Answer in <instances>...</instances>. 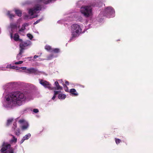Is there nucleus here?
<instances>
[{
  "label": "nucleus",
  "mask_w": 153,
  "mask_h": 153,
  "mask_svg": "<svg viewBox=\"0 0 153 153\" xmlns=\"http://www.w3.org/2000/svg\"><path fill=\"white\" fill-rule=\"evenodd\" d=\"M55 85L56 86L55 89L57 90H61L62 89V87L59 85L58 81H56L55 82Z\"/></svg>",
  "instance_id": "nucleus-15"
},
{
  "label": "nucleus",
  "mask_w": 153,
  "mask_h": 153,
  "mask_svg": "<svg viewBox=\"0 0 153 153\" xmlns=\"http://www.w3.org/2000/svg\"><path fill=\"white\" fill-rule=\"evenodd\" d=\"M23 62V61H19L18 62H15L14 63H13V64H15L16 65L20 64H22Z\"/></svg>",
  "instance_id": "nucleus-28"
},
{
  "label": "nucleus",
  "mask_w": 153,
  "mask_h": 153,
  "mask_svg": "<svg viewBox=\"0 0 153 153\" xmlns=\"http://www.w3.org/2000/svg\"><path fill=\"white\" fill-rule=\"evenodd\" d=\"M25 72L29 74H39V72L38 70L33 68L27 69L25 71Z\"/></svg>",
  "instance_id": "nucleus-11"
},
{
  "label": "nucleus",
  "mask_w": 153,
  "mask_h": 153,
  "mask_svg": "<svg viewBox=\"0 0 153 153\" xmlns=\"http://www.w3.org/2000/svg\"><path fill=\"white\" fill-rule=\"evenodd\" d=\"M12 66L11 65V64L8 65L7 66L6 68H9L10 69H11Z\"/></svg>",
  "instance_id": "nucleus-33"
},
{
  "label": "nucleus",
  "mask_w": 153,
  "mask_h": 153,
  "mask_svg": "<svg viewBox=\"0 0 153 153\" xmlns=\"http://www.w3.org/2000/svg\"><path fill=\"white\" fill-rule=\"evenodd\" d=\"M66 97L65 94L61 93L59 94L58 98L59 99L61 100H63L65 99Z\"/></svg>",
  "instance_id": "nucleus-14"
},
{
  "label": "nucleus",
  "mask_w": 153,
  "mask_h": 153,
  "mask_svg": "<svg viewBox=\"0 0 153 153\" xmlns=\"http://www.w3.org/2000/svg\"><path fill=\"white\" fill-rule=\"evenodd\" d=\"M22 19H20L18 20L17 23L16 24H11L10 27L9 28V30H11L12 31L13 30L16 31L17 30V28H19V23L22 21ZM28 24L25 23L22 26V28L21 29H19V30L20 31H22L25 29V27H27L28 26Z\"/></svg>",
  "instance_id": "nucleus-5"
},
{
  "label": "nucleus",
  "mask_w": 153,
  "mask_h": 153,
  "mask_svg": "<svg viewBox=\"0 0 153 153\" xmlns=\"http://www.w3.org/2000/svg\"><path fill=\"white\" fill-rule=\"evenodd\" d=\"M64 87L65 88V91L66 92L68 91V89L67 86L65 85L64 86Z\"/></svg>",
  "instance_id": "nucleus-30"
},
{
  "label": "nucleus",
  "mask_w": 153,
  "mask_h": 153,
  "mask_svg": "<svg viewBox=\"0 0 153 153\" xmlns=\"http://www.w3.org/2000/svg\"><path fill=\"white\" fill-rule=\"evenodd\" d=\"M38 57V56L37 55H35L34 56V58L36 59Z\"/></svg>",
  "instance_id": "nucleus-40"
},
{
  "label": "nucleus",
  "mask_w": 153,
  "mask_h": 153,
  "mask_svg": "<svg viewBox=\"0 0 153 153\" xmlns=\"http://www.w3.org/2000/svg\"><path fill=\"white\" fill-rule=\"evenodd\" d=\"M23 52V51H22V50H20V52L19 53V54H18L17 55V56L16 57V58L17 59H19L21 58L22 57V53Z\"/></svg>",
  "instance_id": "nucleus-18"
},
{
  "label": "nucleus",
  "mask_w": 153,
  "mask_h": 153,
  "mask_svg": "<svg viewBox=\"0 0 153 153\" xmlns=\"http://www.w3.org/2000/svg\"><path fill=\"white\" fill-rule=\"evenodd\" d=\"M11 69L18 70L19 68L17 66H12L11 67Z\"/></svg>",
  "instance_id": "nucleus-26"
},
{
  "label": "nucleus",
  "mask_w": 153,
  "mask_h": 153,
  "mask_svg": "<svg viewBox=\"0 0 153 153\" xmlns=\"http://www.w3.org/2000/svg\"><path fill=\"white\" fill-rule=\"evenodd\" d=\"M40 83L44 86L45 88H47L50 90L53 89V87H51V85L46 81L43 80H40Z\"/></svg>",
  "instance_id": "nucleus-10"
},
{
  "label": "nucleus",
  "mask_w": 153,
  "mask_h": 153,
  "mask_svg": "<svg viewBox=\"0 0 153 153\" xmlns=\"http://www.w3.org/2000/svg\"><path fill=\"white\" fill-rule=\"evenodd\" d=\"M20 68H21L22 70H25V71L27 69H26V67H22Z\"/></svg>",
  "instance_id": "nucleus-36"
},
{
  "label": "nucleus",
  "mask_w": 153,
  "mask_h": 153,
  "mask_svg": "<svg viewBox=\"0 0 153 153\" xmlns=\"http://www.w3.org/2000/svg\"><path fill=\"white\" fill-rule=\"evenodd\" d=\"M13 121V119L12 118H10L8 119L7 120V126H9L11 123Z\"/></svg>",
  "instance_id": "nucleus-22"
},
{
  "label": "nucleus",
  "mask_w": 153,
  "mask_h": 153,
  "mask_svg": "<svg viewBox=\"0 0 153 153\" xmlns=\"http://www.w3.org/2000/svg\"><path fill=\"white\" fill-rule=\"evenodd\" d=\"M19 122L22 125V129L23 130L26 129L29 126L28 123L23 119L20 120Z\"/></svg>",
  "instance_id": "nucleus-9"
},
{
  "label": "nucleus",
  "mask_w": 153,
  "mask_h": 153,
  "mask_svg": "<svg viewBox=\"0 0 153 153\" xmlns=\"http://www.w3.org/2000/svg\"><path fill=\"white\" fill-rule=\"evenodd\" d=\"M56 97V95H55V94H54V96L52 98V99L53 100H54L55 98Z\"/></svg>",
  "instance_id": "nucleus-39"
},
{
  "label": "nucleus",
  "mask_w": 153,
  "mask_h": 153,
  "mask_svg": "<svg viewBox=\"0 0 153 153\" xmlns=\"http://www.w3.org/2000/svg\"><path fill=\"white\" fill-rule=\"evenodd\" d=\"M121 140L120 139H116L115 142L117 144H118L120 142Z\"/></svg>",
  "instance_id": "nucleus-29"
},
{
  "label": "nucleus",
  "mask_w": 153,
  "mask_h": 153,
  "mask_svg": "<svg viewBox=\"0 0 153 153\" xmlns=\"http://www.w3.org/2000/svg\"><path fill=\"white\" fill-rule=\"evenodd\" d=\"M16 127H17V126H16V123H14V124H13V128L14 129V130H15L16 129Z\"/></svg>",
  "instance_id": "nucleus-31"
},
{
  "label": "nucleus",
  "mask_w": 153,
  "mask_h": 153,
  "mask_svg": "<svg viewBox=\"0 0 153 153\" xmlns=\"http://www.w3.org/2000/svg\"><path fill=\"white\" fill-rule=\"evenodd\" d=\"M54 57L53 55H51L49 56L47 58L48 60H50L52 59Z\"/></svg>",
  "instance_id": "nucleus-27"
},
{
  "label": "nucleus",
  "mask_w": 153,
  "mask_h": 153,
  "mask_svg": "<svg viewBox=\"0 0 153 153\" xmlns=\"http://www.w3.org/2000/svg\"><path fill=\"white\" fill-rule=\"evenodd\" d=\"M45 49L47 51L49 52H52L53 51V48L50 46L48 45H46L45 46Z\"/></svg>",
  "instance_id": "nucleus-16"
},
{
  "label": "nucleus",
  "mask_w": 153,
  "mask_h": 153,
  "mask_svg": "<svg viewBox=\"0 0 153 153\" xmlns=\"http://www.w3.org/2000/svg\"><path fill=\"white\" fill-rule=\"evenodd\" d=\"M69 92L73 96L76 97L78 95V94L76 90L74 88L71 89L70 90Z\"/></svg>",
  "instance_id": "nucleus-12"
},
{
  "label": "nucleus",
  "mask_w": 153,
  "mask_h": 153,
  "mask_svg": "<svg viewBox=\"0 0 153 153\" xmlns=\"http://www.w3.org/2000/svg\"><path fill=\"white\" fill-rule=\"evenodd\" d=\"M26 99V97L24 94L20 92H16L6 95L2 103L5 107L12 108L16 105H21Z\"/></svg>",
  "instance_id": "nucleus-1"
},
{
  "label": "nucleus",
  "mask_w": 153,
  "mask_h": 153,
  "mask_svg": "<svg viewBox=\"0 0 153 153\" xmlns=\"http://www.w3.org/2000/svg\"><path fill=\"white\" fill-rule=\"evenodd\" d=\"M102 13L105 16L112 17L115 16V11L111 7H109L105 8Z\"/></svg>",
  "instance_id": "nucleus-7"
},
{
  "label": "nucleus",
  "mask_w": 153,
  "mask_h": 153,
  "mask_svg": "<svg viewBox=\"0 0 153 153\" xmlns=\"http://www.w3.org/2000/svg\"><path fill=\"white\" fill-rule=\"evenodd\" d=\"M65 82L67 85H68L69 84V82L67 81H65Z\"/></svg>",
  "instance_id": "nucleus-38"
},
{
  "label": "nucleus",
  "mask_w": 153,
  "mask_h": 153,
  "mask_svg": "<svg viewBox=\"0 0 153 153\" xmlns=\"http://www.w3.org/2000/svg\"><path fill=\"white\" fill-rule=\"evenodd\" d=\"M60 92V91H54V94L55 95H56L57 94H59Z\"/></svg>",
  "instance_id": "nucleus-32"
},
{
  "label": "nucleus",
  "mask_w": 153,
  "mask_h": 153,
  "mask_svg": "<svg viewBox=\"0 0 153 153\" xmlns=\"http://www.w3.org/2000/svg\"><path fill=\"white\" fill-rule=\"evenodd\" d=\"M31 134L30 133L27 134L23 137L22 139L20 142L21 144L25 140H28L31 137Z\"/></svg>",
  "instance_id": "nucleus-13"
},
{
  "label": "nucleus",
  "mask_w": 153,
  "mask_h": 153,
  "mask_svg": "<svg viewBox=\"0 0 153 153\" xmlns=\"http://www.w3.org/2000/svg\"><path fill=\"white\" fill-rule=\"evenodd\" d=\"M60 22H61V21H58V23H60Z\"/></svg>",
  "instance_id": "nucleus-42"
},
{
  "label": "nucleus",
  "mask_w": 153,
  "mask_h": 153,
  "mask_svg": "<svg viewBox=\"0 0 153 153\" xmlns=\"http://www.w3.org/2000/svg\"><path fill=\"white\" fill-rule=\"evenodd\" d=\"M41 20V19H39V20H37V21H36V22H35L34 23V25H36L37 24L38 22H39V21Z\"/></svg>",
  "instance_id": "nucleus-35"
},
{
  "label": "nucleus",
  "mask_w": 153,
  "mask_h": 153,
  "mask_svg": "<svg viewBox=\"0 0 153 153\" xmlns=\"http://www.w3.org/2000/svg\"><path fill=\"white\" fill-rule=\"evenodd\" d=\"M10 37L11 38V39L13 38H12V33L11 32H10Z\"/></svg>",
  "instance_id": "nucleus-41"
},
{
  "label": "nucleus",
  "mask_w": 153,
  "mask_h": 153,
  "mask_svg": "<svg viewBox=\"0 0 153 153\" xmlns=\"http://www.w3.org/2000/svg\"><path fill=\"white\" fill-rule=\"evenodd\" d=\"M27 36L30 39H31L33 38V36L29 33L27 34Z\"/></svg>",
  "instance_id": "nucleus-25"
},
{
  "label": "nucleus",
  "mask_w": 153,
  "mask_h": 153,
  "mask_svg": "<svg viewBox=\"0 0 153 153\" xmlns=\"http://www.w3.org/2000/svg\"><path fill=\"white\" fill-rule=\"evenodd\" d=\"M16 13L19 16H22V12L18 9H16L15 10Z\"/></svg>",
  "instance_id": "nucleus-17"
},
{
  "label": "nucleus",
  "mask_w": 153,
  "mask_h": 153,
  "mask_svg": "<svg viewBox=\"0 0 153 153\" xmlns=\"http://www.w3.org/2000/svg\"><path fill=\"white\" fill-rule=\"evenodd\" d=\"M10 84H11V83H10L8 84H10Z\"/></svg>",
  "instance_id": "nucleus-43"
},
{
  "label": "nucleus",
  "mask_w": 153,
  "mask_h": 153,
  "mask_svg": "<svg viewBox=\"0 0 153 153\" xmlns=\"http://www.w3.org/2000/svg\"><path fill=\"white\" fill-rule=\"evenodd\" d=\"M41 10L40 5L39 4L36 5L34 8H30L28 10V15H25L24 18L26 19H28L36 17L37 16V13Z\"/></svg>",
  "instance_id": "nucleus-2"
},
{
  "label": "nucleus",
  "mask_w": 153,
  "mask_h": 153,
  "mask_svg": "<svg viewBox=\"0 0 153 153\" xmlns=\"http://www.w3.org/2000/svg\"><path fill=\"white\" fill-rule=\"evenodd\" d=\"M31 45V42L29 41H27L24 42H22L20 44V50H22V51H23V50L26 49V47L29 46Z\"/></svg>",
  "instance_id": "nucleus-8"
},
{
  "label": "nucleus",
  "mask_w": 153,
  "mask_h": 153,
  "mask_svg": "<svg viewBox=\"0 0 153 153\" xmlns=\"http://www.w3.org/2000/svg\"><path fill=\"white\" fill-rule=\"evenodd\" d=\"M58 81L59 82V83H62V84H63L64 86L65 85H64L63 83L62 82L63 81H62V79L59 80H58Z\"/></svg>",
  "instance_id": "nucleus-37"
},
{
  "label": "nucleus",
  "mask_w": 153,
  "mask_h": 153,
  "mask_svg": "<svg viewBox=\"0 0 153 153\" xmlns=\"http://www.w3.org/2000/svg\"><path fill=\"white\" fill-rule=\"evenodd\" d=\"M80 11L86 17H91L93 15L92 8L90 6L82 7H81Z\"/></svg>",
  "instance_id": "nucleus-4"
},
{
  "label": "nucleus",
  "mask_w": 153,
  "mask_h": 153,
  "mask_svg": "<svg viewBox=\"0 0 153 153\" xmlns=\"http://www.w3.org/2000/svg\"><path fill=\"white\" fill-rule=\"evenodd\" d=\"M12 136L13 138L10 140V142L12 143H15L17 142V139L16 137H15L13 135H11Z\"/></svg>",
  "instance_id": "nucleus-19"
},
{
  "label": "nucleus",
  "mask_w": 153,
  "mask_h": 153,
  "mask_svg": "<svg viewBox=\"0 0 153 153\" xmlns=\"http://www.w3.org/2000/svg\"><path fill=\"white\" fill-rule=\"evenodd\" d=\"M15 134L17 136H19L20 134V131L19 129L17 130L15 132Z\"/></svg>",
  "instance_id": "nucleus-23"
},
{
  "label": "nucleus",
  "mask_w": 153,
  "mask_h": 153,
  "mask_svg": "<svg viewBox=\"0 0 153 153\" xmlns=\"http://www.w3.org/2000/svg\"><path fill=\"white\" fill-rule=\"evenodd\" d=\"M82 29L80 26L77 24H74L72 25L71 29V35L74 37L78 36L82 32Z\"/></svg>",
  "instance_id": "nucleus-3"
},
{
  "label": "nucleus",
  "mask_w": 153,
  "mask_h": 153,
  "mask_svg": "<svg viewBox=\"0 0 153 153\" xmlns=\"http://www.w3.org/2000/svg\"><path fill=\"white\" fill-rule=\"evenodd\" d=\"M0 153H14L13 149L10 145L7 143H4L2 147L0 150Z\"/></svg>",
  "instance_id": "nucleus-6"
},
{
  "label": "nucleus",
  "mask_w": 153,
  "mask_h": 153,
  "mask_svg": "<svg viewBox=\"0 0 153 153\" xmlns=\"http://www.w3.org/2000/svg\"><path fill=\"white\" fill-rule=\"evenodd\" d=\"M19 36L17 34H15L13 37V38L15 41H17L19 39Z\"/></svg>",
  "instance_id": "nucleus-20"
},
{
  "label": "nucleus",
  "mask_w": 153,
  "mask_h": 153,
  "mask_svg": "<svg viewBox=\"0 0 153 153\" xmlns=\"http://www.w3.org/2000/svg\"><path fill=\"white\" fill-rule=\"evenodd\" d=\"M7 15L10 19L12 18L14 16L9 11H8L7 12Z\"/></svg>",
  "instance_id": "nucleus-21"
},
{
  "label": "nucleus",
  "mask_w": 153,
  "mask_h": 153,
  "mask_svg": "<svg viewBox=\"0 0 153 153\" xmlns=\"http://www.w3.org/2000/svg\"><path fill=\"white\" fill-rule=\"evenodd\" d=\"M33 111L35 113H36L38 112L39 110L37 109H35L33 110Z\"/></svg>",
  "instance_id": "nucleus-34"
},
{
  "label": "nucleus",
  "mask_w": 153,
  "mask_h": 153,
  "mask_svg": "<svg viewBox=\"0 0 153 153\" xmlns=\"http://www.w3.org/2000/svg\"><path fill=\"white\" fill-rule=\"evenodd\" d=\"M52 52H54L55 53H58L59 52V49L58 48L53 49Z\"/></svg>",
  "instance_id": "nucleus-24"
}]
</instances>
